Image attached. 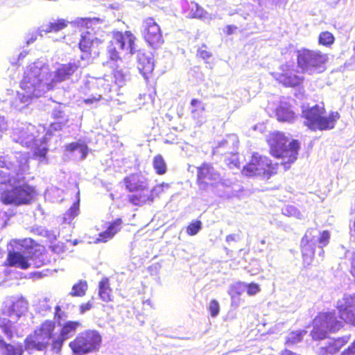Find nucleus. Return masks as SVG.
I'll return each mask as SVG.
<instances>
[{
    "mask_svg": "<svg viewBox=\"0 0 355 355\" xmlns=\"http://www.w3.org/2000/svg\"><path fill=\"white\" fill-rule=\"evenodd\" d=\"M4 124H5L4 119L0 116V131L2 130Z\"/></svg>",
    "mask_w": 355,
    "mask_h": 355,
    "instance_id": "nucleus-53",
    "label": "nucleus"
},
{
    "mask_svg": "<svg viewBox=\"0 0 355 355\" xmlns=\"http://www.w3.org/2000/svg\"><path fill=\"white\" fill-rule=\"evenodd\" d=\"M141 35L148 46L153 49L158 48L164 42L161 27L152 17L143 20Z\"/></svg>",
    "mask_w": 355,
    "mask_h": 355,
    "instance_id": "nucleus-14",
    "label": "nucleus"
},
{
    "mask_svg": "<svg viewBox=\"0 0 355 355\" xmlns=\"http://www.w3.org/2000/svg\"><path fill=\"white\" fill-rule=\"evenodd\" d=\"M340 318L347 323L355 326V294L345 295L337 302Z\"/></svg>",
    "mask_w": 355,
    "mask_h": 355,
    "instance_id": "nucleus-20",
    "label": "nucleus"
},
{
    "mask_svg": "<svg viewBox=\"0 0 355 355\" xmlns=\"http://www.w3.org/2000/svg\"><path fill=\"white\" fill-rule=\"evenodd\" d=\"M65 148L69 152H73L78 148L81 150V152L83 153V157H85V156L87 154V146L85 144H80L78 142H72L70 144H68L65 146Z\"/></svg>",
    "mask_w": 355,
    "mask_h": 355,
    "instance_id": "nucleus-39",
    "label": "nucleus"
},
{
    "mask_svg": "<svg viewBox=\"0 0 355 355\" xmlns=\"http://www.w3.org/2000/svg\"><path fill=\"white\" fill-rule=\"evenodd\" d=\"M55 329V322L46 320L43 322L40 328L35 330L33 335H29L25 339L26 350L42 351L51 345L53 351V342L57 338Z\"/></svg>",
    "mask_w": 355,
    "mask_h": 355,
    "instance_id": "nucleus-9",
    "label": "nucleus"
},
{
    "mask_svg": "<svg viewBox=\"0 0 355 355\" xmlns=\"http://www.w3.org/2000/svg\"><path fill=\"white\" fill-rule=\"evenodd\" d=\"M46 149H44V150H42L40 152V156H41V157H44V156H45V155H46Z\"/></svg>",
    "mask_w": 355,
    "mask_h": 355,
    "instance_id": "nucleus-56",
    "label": "nucleus"
},
{
    "mask_svg": "<svg viewBox=\"0 0 355 355\" xmlns=\"http://www.w3.org/2000/svg\"><path fill=\"white\" fill-rule=\"evenodd\" d=\"M28 310V302L22 297H11L7 299L2 307L4 315L17 320Z\"/></svg>",
    "mask_w": 355,
    "mask_h": 355,
    "instance_id": "nucleus-18",
    "label": "nucleus"
},
{
    "mask_svg": "<svg viewBox=\"0 0 355 355\" xmlns=\"http://www.w3.org/2000/svg\"><path fill=\"white\" fill-rule=\"evenodd\" d=\"M27 257H25L20 252L15 250L8 251L3 266L25 270L31 266L28 260L31 261L35 267H40L44 263V259L43 257L44 252V246L32 241L31 244L27 248Z\"/></svg>",
    "mask_w": 355,
    "mask_h": 355,
    "instance_id": "nucleus-5",
    "label": "nucleus"
},
{
    "mask_svg": "<svg viewBox=\"0 0 355 355\" xmlns=\"http://www.w3.org/2000/svg\"><path fill=\"white\" fill-rule=\"evenodd\" d=\"M103 44V41L98 38L92 37L89 31H85L80 35L78 42V48L81 52L80 59L87 60L93 55H99L98 46Z\"/></svg>",
    "mask_w": 355,
    "mask_h": 355,
    "instance_id": "nucleus-15",
    "label": "nucleus"
},
{
    "mask_svg": "<svg viewBox=\"0 0 355 355\" xmlns=\"http://www.w3.org/2000/svg\"><path fill=\"white\" fill-rule=\"evenodd\" d=\"M101 343V336L94 330L80 333L71 342L69 347L74 355H85L98 350Z\"/></svg>",
    "mask_w": 355,
    "mask_h": 355,
    "instance_id": "nucleus-11",
    "label": "nucleus"
},
{
    "mask_svg": "<svg viewBox=\"0 0 355 355\" xmlns=\"http://www.w3.org/2000/svg\"><path fill=\"white\" fill-rule=\"evenodd\" d=\"M136 41L137 37L130 31L112 32L107 46L108 59L113 62L120 60V51L125 49L131 55L135 54L137 51Z\"/></svg>",
    "mask_w": 355,
    "mask_h": 355,
    "instance_id": "nucleus-8",
    "label": "nucleus"
},
{
    "mask_svg": "<svg viewBox=\"0 0 355 355\" xmlns=\"http://www.w3.org/2000/svg\"><path fill=\"white\" fill-rule=\"evenodd\" d=\"M222 180L221 175L210 163L203 162L196 167V183L201 191L216 187Z\"/></svg>",
    "mask_w": 355,
    "mask_h": 355,
    "instance_id": "nucleus-13",
    "label": "nucleus"
},
{
    "mask_svg": "<svg viewBox=\"0 0 355 355\" xmlns=\"http://www.w3.org/2000/svg\"><path fill=\"white\" fill-rule=\"evenodd\" d=\"M335 41L334 35L329 31H323L318 37L319 44L324 46H331Z\"/></svg>",
    "mask_w": 355,
    "mask_h": 355,
    "instance_id": "nucleus-35",
    "label": "nucleus"
},
{
    "mask_svg": "<svg viewBox=\"0 0 355 355\" xmlns=\"http://www.w3.org/2000/svg\"><path fill=\"white\" fill-rule=\"evenodd\" d=\"M305 334L306 331L303 330L290 332L286 336L285 345L288 347L297 345L302 340Z\"/></svg>",
    "mask_w": 355,
    "mask_h": 355,
    "instance_id": "nucleus-33",
    "label": "nucleus"
},
{
    "mask_svg": "<svg viewBox=\"0 0 355 355\" xmlns=\"http://www.w3.org/2000/svg\"><path fill=\"white\" fill-rule=\"evenodd\" d=\"M109 78L113 80L114 87L116 88L122 87L125 82V75L121 71H114Z\"/></svg>",
    "mask_w": 355,
    "mask_h": 355,
    "instance_id": "nucleus-36",
    "label": "nucleus"
},
{
    "mask_svg": "<svg viewBox=\"0 0 355 355\" xmlns=\"http://www.w3.org/2000/svg\"><path fill=\"white\" fill-rule=\"evenodd\" d=\"M51 117L53 121L50 123V128L53 131L61 130L69 121L64 112L60 108H54L52 110Z\"/></svg>",
    "mask_w": 355,
    "mask_h": 355,
    "instance_id": "nucleus-27",
    "label": "nucleus"
},
{
    "mask_svg": "<svg viewBox=\"0 0 355 355\" xmlns=\"http://www.w3.org/2000/svg\"><path fill=\"white\" fill-rule=\"evenodd\" d=\"M313 329L311 335L313 340H322L326 338L329 331L335 332L342 326V322L338 320L336 313L327 312L319 314L313 320Z\"/></svg>",
    "mask_w": 355,
    "mask_h": 355,
    "instance_id": "nucleus-12",
    "label": "nucleus"
},
{
    "mask_svg": "<svg viewBox=\"0 0 355 355\" xmlns=\"http://www.w3.org/2000/svg\"><path fill=\"white\" fill-rule=\"evenodd\" d=\"M1 163L0 201L6 205L31 204L36 196L34 187L26 182L24 178H15L10 167L6 166L3 162Z\"/></svg>",
    "mask_w": 355,
    "mask_h": 355,
    "instance_id": "nucleus-1",
    "label": "nucleus"
},
{
    "mask_svg": "<svg viewBox=\"0 0 355 355\" xmlns=\"http://www.w3.org/2000/svg\"><path fill=\"white\" fill-rule=\"evenodd\" d=\"M252 1L257 3L259 5H261L263 0H252Z\"/></svg>",
    "mask_w": 355,
    "mask_h": 355,
    "instance_id": "nucleus-57",
    "label": "nucleus"
},
{
    "mask_svg": "<svg viewBox=\"0 0 355 355\" xmlns=\"http://www.w3.org/2000/svg\"><path fill=\"white\" fill-rule=\"evenodd\" d=\"M266 141L270 155L276 159L284 160L281 164L285 168H289V165L297 159L301 148V143L298 139H293L289 141L284 132L276 130L269 132Z\"/></svg>",
    "mask_w": 355,
    "mask_h": 355,
    "instance_id": "nucleus-2",
    "label": "nucleus"
},
{
    "mask_svg": "<svg viewBox=\"0 0 355 355\" xmlns=\"http://www.w3.org/2000/svg\"><path fill=\"white\" fill-rule=\"evenodd\" d=\"M123 183L132 193L128 196V201L132 205L141 207L154 201V195L149 193L148 180L141 172L128 175L123 179Z\"/></svg>",
    "mask_w": 355,
    "mask_h": 355,
    "instance_id": "nucleus-4",
    "label": "nucleus"
},
{
    "mask_svg": "<svg viewBox=\"0 0 355 355\" xmlns=\"http://www.w3.org/2000/svg\"><path fill=\"white\" fill-rule=\"evenodd\" d=\"M109 279L103 277L99 282L98 288H109Z\"/></svg>",
    "mask_w": 355,
    "mask_h": 355,
    "instance_id": "nucleus-48",
    "label": "nucleus"
},
{
    "mask_svg": "<svg viewBox=\"0 0 355 355\" xmlns=\"http://www.w3.org/2000/svg\"><path fill=\"white\" fill-rule=\"evenodd\" d=\"M275 114L277 121L280 122L293 123L297 119V114L288 103H280L275 109Z\"/></svg>",
    "mask_w": 355,
    "mask_h": 355,
    "instance_id": "nucleus-24",
    "label": "nucleus"
},
{
    "mask_svg": "<svg viewBox=\"0 0 355 355\" xmlns=\"http://www.w3.org/2000/svg\"><path fill=\"white\" fill-rule=\"evenodd\" d=\"M86 287H87V282L85 280H80L77 284H74L72 286V288H85Z\"/></svg>",
    "mask_w": 355,
    "mask_h": 355,
    "instance_id": "nucleus-50",
    "label": "nucleus"
},
{
    "mask_svg": "<svg viewBox=\"0 0 355 355\" xmlns=\"http://www.w3.org/2000/svg\"><path fill=\"white\" fill-rule=\"evenodd\" d=\"M139 69L144 78L148 80L154 70V63L148 58H139Z\"/></svg>",
    "mask_w": 355,
    "mask_h": 355,
    "instance_id": "nucleus-29",
    "label": "nucleus"
},
{
    "mask_svg": "<svg viewBox=\"0 0 355 355\" xmlns=\"http://www.w3.org/2000/svg\"><path fill=\"white\" fill-rule=\"evenodd\" d=\"M315 230L309 228L300 241V249L302 252L303 261L305 264L309 265L314 258L315 252L316 243L320 248L327 245L330 239V232L329 230H323L320 233L317 241L315 240Z\"/></svg>",
    "mask_w": 355,
    "mask_h": 355,
    "instance_id": "nucleus-10",
    "label": "nucleus"
},
{
    "mask_svg": "<svg viewBox=\"0 0 355 355\" xmlns=\"http://www.w3.org/2000/svg\"><path fill=\"white\" fill-rule=\"evenodd\" d=\"M0 329L8 340H11L16 333L15 323L8 318H0Z\"/></svg>",
    "mask_w": 355,
    "mask_h": 355,
    "instance_id": "nucleus-30",
    "label": "nucleus"
},
{
    "mask_svg": "<svg viewBox=\"0 0 355 355\" xmlns=\"http://www.w3.org/2000/svg\"><path fill=\"white\" fill-rule=\"evenodd\" d=\"M202 228V223L199 220L191 222L186 227L187 234L189 236L196 235Z\"/></svg>",
    "mask_w": 355,
    "mask_h": 355,
    "instance_id": "nucleus-37",
    "label": "nucleus"
},
{
    "mask_svg": "<svg viewBox=\"0 0 355 355\" xmlns=\"http://www.w3.org/2000/svg\"><path fill=\"white\" fill-rule=\"evenodd\" d=\"M114 87L113 80H110L109 78H98L92 85V89L95 92V93L85 98L84 102L87 104H89L99 101L103 96L110 94Z\"/></svg>",
    "mask_w": 355,
    "mask_h": 355,
    "instance_id": "nucleus-19",
    "label": "nucleus"
},
{
    "mask_svg": "<svg viewBox=\"0 0 355 355\" xmlns=\"http://www.w3.org/2000/svg\"><path fill=\"white\" fill-rule=\"evenodd\" d=\"M145 303H146V304H150V300H146V302H145Z\"/></svg>",
    "mask_w": 355,
    "mask_h": 355,
    "instance_id": "nucleus-58",
    "label": "nucleus"
},
{
    "mask_svg": "<svg viewBox=\"0 0 355 355\" xmlns=\"http://www.w3.org/2000/svg\"><path fill=\"white\" fill-rule=\"evenodd\" d=\"M207 309L212 318L218 316L220 312V305L218 302L214 299L211 300L207 305Z\"/></svg>",
    "mask_w": 355,
    "mask_h": 355,
    "instance_id": "nucleus-40",
    "label": "nucleus"
},
{
    "mask_svg": "<svg viewBox=\"0 0 355 355\" xmlns=\"http://www.w3.org/2000/svg\"><path fill=\"white\" fill-rule=\"evenodd\" d=\"M279 164L258 152L252 153L250 160L243 166L241 173L247 177L259 176L270 178L277 173Z\"/></svg>",
    "mask_w": 355,
    "mask_h": 355,
    "instance_id": "nucleus-7",
    "label": "nucleus"
},
{
    "mask_svg": "<svg viewBox=\"0 0 355 355\" xmlns=\"http://www.w3.org/2000/svg\"><path fill=\"white\" fill-rule=\"evenodd\" d=\"M259 290H246L247 294L249 296L254 295ZM245 290H230V295L232 297V305L238 306L240 304V296L242 293Z\"/></svg>",
    "mask_w": 355,
    "mask_h": 355,
    "instance_id": "nucleus-34",
    "label": "nucleus"
},
{
    "mask_svg": "<svg viewBox=\"0 0 355 355\" xmlns=\"http://www.w3.org/2000/svg\"><path fill=\"white\" fill-rule=\"evenodd\" d=\"M112 290H98V297L103 302H109L112 300V295L111 294Z\"/></svg>",
    "mask_w": 355,
    "mask_h": 355,
    "instance_id": "nucleus-43",
    "label": "nucleus"
},
{
    "mask_svg": "<svg viewBox=\"0 0 355 355\" xmlns=\"http://www.w3.org/2000/svg\"><path fill=\"white\" fill-rule=\"evenodd\" d=\"M191 116L198 124H202L205 119V104L200 100L192 98L190 102Z\"/></svg>",
    "mask_w": 355,
    "mask_h": 355,
    "instance_id": "nucleus-26",
    "label": "nucleus"
},
{
    "mask_svg": "<svg viewBox=\"0 0 355 355\" xmlns=\"http://www.w3.org/2000/svg\"><path fill=\"white\" fill-rule=\"evenodd\" d=\"M41 74V69L37 67L27 68L20 83L21 87L24 89H35L43 80Z\"/></svg>",
    "mask_w": 355,
    "mask_h": 355,
    "instance_id": "nucleus-21",
    "label": "nucleus"
},
{
    "mask_svg": "<svg viewBox=\"0 0 355 355\" xmlns=\"http://www.w3.org/2000/svg\"><path fill=\"white\" fill-rule=\"evenodd\" d=\"M69 294L71 296L82 297L85 295V290H73Z\"/></svg>",
    "mask_w": 355,
    "mask_h": 355,
    "instance_id": "nucleus-51",
    "label": "nucleus"
},
{
    "mask_svg": "<svg viewBox=\"0 0 355 355\" xmlns=\"http://www.w3.org/2000/svg\"><path fill=\"white\" fill-rule=\"evenodd\" d=\"M212 56V53L207 49L205 44H202L201 47L198 48L196 53V57L202 60H207Z\"/></svg>",
    "mask_w": 355,
    "mask_h": 355,
    "instance_id": "nucleus-42",
    "label": "nucleus"
},
{
    "mask_svg": "<svg viewBox=\"0 0 355 355\" xmlns=\"http://www.w3.org/2000/svg\"><path fill=\"white\" fill-rule=\"evenodd\" d=\"M25 349V345L7 343L0 336V355H23Z\"/></svg>",
    "mask_w": 355,
    "mask_h": 355,
    "instance_id": "nucleus-28",
    "label": "nucleus"
},
{
    "mask_svg": "<svg viewBox=\"0 0 355 355\" xmlns=\"http://www.w3.org/2000/svg\"><path fill=\"white\" fill-rule=\"evenodd\" d=\"M239 240V235L237 234H228L227 236H226L225 237V241L227 242V243H230V242H236L237 241Z\"/></svg>",
    "mask_w": 355,
    "mask_h": 355,
    "instance_id": "nucleus-47",
    "label": "nucleus"
},
{
    "mask_svg": "<svg viewBox=\"0 0 355 355\" xmlns=\"http://www.w3.org/2000/svg\"><path fill=\"white\" fill-rule=\"evenodd\" d=\"M94 21H99V19L94 18H79L76 20L77 27L80 28H90Z\"/></svg>",
    "mask_w": 355,
    "mask_h": 355,
    "instance_id": "nucleus-38",
    "label": "nucleus"
},
{
    "mask_svg": "<svg viewBox=\"0 0 355 355\" xmlns=\"http://www.w3.org/2000/svg\"><path fill=\"white\" fill-rule=\"evenodd\" d=\"M171 184L167 182H162L160 184H157L154 186L152 189H149V193L154 195L155 198L158 196L159 193L162 192L164 189H168Z\"/></svg>",
    "mask_w": 355,
    "mask_h": 355,
    "instance_id": "nucleus-41",
    "label": "nucleus"
},
{
    "mask_svg": "<svg viewBox=\"0 0 355 355\" xmlns=\"http://www.w3.org/2000/svg\"><path fill=\"white\" fill-rule=\"evenodd\" d=\"M327 60V55L318 50L301 48L296 51L297 67L303 73L312 75L323 71Z\"/></svg>",
    "mask_w": 355,
    "mask_h": 355,
    "instance_id": "nucleus-6",
    "label": "nucleus"
},
{
    "mask_svg": "<svg viewBox=\"0 0 355 355\" xmlns=\"http://www.w3.org/2000/svg\"><path fill=\"white\" fill-rule=\"evenodd\" d=\"M123 220L121 218L114 220L109 224L105 231L98 234L96 243H105L112 239L121 230Z\"/></svg>",
    "mask_w": 355,
    "mask_h": 355,
    "instance_id": "nucleus-25",
    "label": "nucleus"
},
{
    "mask_svg": "<svg viewBox=\"0 0 355 355\" xmlns=\"http://www.w3.org/2000/svg\"><path fill=\"white\" fill-rule=\"evenodd\" d=\"M196 8V11L193 12V17L196 18H201L203 16L204 10L202 8H199L198 4L193 6Z\"/></svg>",
    "mask_w": 355,
    "mask_h": 355,
    "instance_id": "nucleus-46",
    "label": "nucleus"
},
{
    "mask_svg": "<svg viewBox=\"0 0 355 355\" xmlns=\"http://www.w3.org/2000/svg\"><path fill=\"white\" fill-rule=\"evenodd\" d=\"M274 78L285 87H295L302 83L304 78L295 73L293 65L286 62L279 67V71L272 73Z\"/></svg>",
    "mask_w": 355,
    "mask_h": 355,
    "instance_id": "nucleus-16",
    "label": "nucleus"
},
{
    "mask_svg": "<svg viewBox=\"0 0 355 355\" xmlns=\"http://www.w3.org/2000/svg\"><path fill=\"white\" fill-rule=\"evenodd\" d=\"M248 288H253V289L258 288V286L256 284L252 283L248 285Z\"/></svg>",
    "mask_w": 355,
    "mask_h": 355,
    "instance_id": "nucleus-55",
    "label": "nucleus"
},
{
    "mask_svg": "<svg viewBox=\"0 0 355 355\" xmlns=\"http://www.w3.org/2000/svg\"><path fill=\"white\" fill-rule=\"evenodd\" d=\"M58 325L60 327V332L53 342V352L55 353H60L64 341L73 337L77 329L82 327L79 321L71 320L64 322L63 324L59 322Z\"/></svg>",
    "mask_w": 355,
    "mask_h": 355,
    "instance_id": "nucleus-17",
    "label": "nucleus"
},
{
    "mask_svg": "<svg viewBox=\"0 0 355 355\" xmlns=\"http://www.w3.org/2000/svg\"><path fill=\"white\" fill-rule=\"evenodd\" d=\"M69 25V21L64 19L60 18L49 23L44 30L45 33H58L66 28Z\"/></svg>",
    "mask_w": 355,
    "mask_h": 355,
    "instance_id": "nucleus-31",
    "label": "nucleus"
},
{
    "mask_svg": "<svg viewBox=\"0 0 355 355\" xmlns=\"http://www.w3.org/2000/svg\"><path fill=\"white\" fill-rule=\"evenodd\" d=\"M78 67V64L76 62L61 64L54 72L53 80L60 83L70 78Z\"/></svg>",
    "mask_w": 355,
    "mask_h": 355,
    "instance_id": "nucleus-23",
    "label": "nucleus"
},
{
    "mask_svg": "<svg viewBox=\"0 0 355 355\" xmlns=\"http://www.w3.org/2000/svg\"><path fill=\"white\" fill-rule=\"evenodd\" d=\"M61 311V309L59 306H57L55 307V316L58 317V318H60V315H59V311Z\"/></svg>",
    "mask_w": 355,
    "mask_h": 355,
    "instance_id": "nucleus-54",
    "label": "nucleus"
},
{
    "mask_svg": "<svg viewBox=\"0 0 355 355\" xmlns=\"http://www.w3.org/2000/svg\"><path fill=\"white\" fill-rule=\"evenodd\" d=\"M152 164L157 175H163L166 173L167 165L162 155H156L153 157Z\"/></svg>",
    "mask_w": 355,
    "mask_h": 355,
    "instance_id": "nucleus-32",
    "label": "nucleus"
},
{
    "mask_svg": "<svg viewBox=\"0 0 355 355\" xmlns=\"http://www.w3.org/2000/svg\"><path fill=\"white\" fill-rule=\"evenodd\" d=\"M303 124L313 132L327 131L335 128L340 115L337 111L327 113L323 103L308 107L302 110Z\"/></svg>",
    "mask_w": 355,
    "mask_h": 355,
    "instance_id": "nucleus-3",
    "label": "nucleus"
},
{
    "mask_svg": "<svg viewBox=\"0 0 355 355\" xmlns=\"http://www.w3.org/2000/svg\"><path fill=\"white\" fill-rule=\"evenodd\" d=\"M341 355H355V340L347 349L342 352Z\"/></svg>",
    "mask_w": 355,
    "mask_h": 355,
    "instance_id": "nucleus-44",
    "label": "nucleus"
},
{
    "mask_svg": "<svg viewBox=\"0 0 355 355\" xmlns=\"http://www.w3.org/2000/svg\"><path fill=\"white\" fill-rule=\"evenodd\" d=\"M92 304L90 301H89L86 304H83L80 307V313H84L87 311L90 310L92 309Z\"/></svg>",
    "mask_w": 355,
    "mask_h": 355,
    "instance_id": "nucleus-49",
    "label": "nucleus"
},
{
    "mask_svg": "<svg viewBox=\"0 0 355 355\" xmlns=\"http://www.w3.org/2000/svg\"><path fill=\"white\" fill-rule=\"evenodd\" d=\"M350 335L343 336L336 339L329 338L319 349L320 355H334L340 349L349 342Z\"/></svg>",
    "mask_w": 355,
    "mask_h": 355,
    "instance_id": "nucleus-22",
    "label": "nucleus"
},
{
    "mask_svg": "<svg viewBox=\"0 0 355 355\" xmlns=\"http://www.w3.org/2000/svg\"><path fill=\"white\" fill-rule=\"evenodd\" d=\"M237 29H238V27L236 26H234V25H227L225 27L224 33L227 35H232L234 33H236Z\"/></svg>",
    "mask_w": 355,
    "mask_h": 355,
    "instance_id": "nucleus-45",
    "label": "nucleus"
},
{
    "mask_svg": "<svg viewBox=\"0 0 355 355\" xmlns=\"http://www.w3.org/2000/svg\"><path fill=\"white\" fill-rule=\"evenodd\" d=\"M350 272L354 277H355V252L352 254L351 258Z\"/></svg>",
    "mask_w": 355,
    "mask_h": 355,
    "instance_id": "nucleus-52",
    "label": "nucleus"
}]
</instances>
